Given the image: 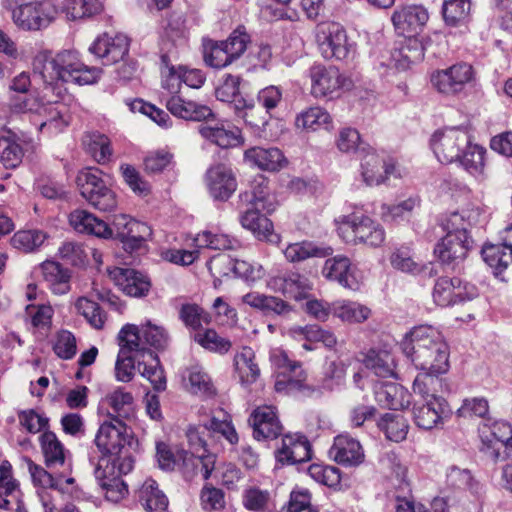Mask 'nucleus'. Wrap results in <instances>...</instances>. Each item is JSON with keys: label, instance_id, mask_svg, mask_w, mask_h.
I'll return each instance as SVG.
<instances>
[{"label": "nucleus", "instance_id": "obj_1", "mask_svg": "<svg viewBox=\"0 0 512 512\" xmlns=\"http://www.w3.org/2000/svg\"><path fill=\"white\" fill-rule=\"evenodd\" d=\"M482 211L477 206H468L441 216L439 226L445 236L434 248L440 263L451 271L460 269L474 241L468 235V228L478 223Z\"/></svg>", "mask_w": 512, "mask_h": 512}, {"label": "nucleus", "instance_id": "obj_2", "mask_svg": "<svg viewBox=\"0 0 512 512\" xmlns=\"http://www.w3.org/2000/svg\"><path fill=\"white\" fill-rule=\"evenodd\" d=\"M402 351L416 369L449 370V348L441 332L430 325H419L406 334Z\"/></svg>", "mask_w": 512, "mask_h": 512}, {"label": "nucleus", "instance_id": "obj_3", "mask_svg": "<svg viewBox=\"0 0 512 512\" xmlns=\"http://www.w3.org/2000/svg\"><path fill=\"white\" fill-rule=\"evenodd\" d=\"M430 146L439 162H459L470 174H481L485 150L471 143L467 131L457 127L438 130L432 135Z\"/></svg>", "mask_w": 512, "mask_h": 512}, {"label": "nucleus", "instance_id": "obj_4", "mask_svg": "<svg viewBox=\"0 0 512 512\" xmlns=\"http://www.w3.org/2000/svg\"><path fill=\"white\" fill-rule=\"evenodd\" d=\"M33 71L35 76H39L49 86L59 81L78 85L94 84L102 72L99 68L84 65L78 54L71 50L61 51L54 57L39 54L34 60Z\"/></svg>", "mask_w": 512, "mask_h": 512}, {"label": "nucleus", "instance_id": "obj_5", "mask_svg": "<svg viewBox=\"0 0 512 512\" xmlns=\"http://www.w3.org/2000/svg\"><path fill=\"white\" fill-rule=\"evenodd\" d=\"M134 460L131 454L122 456L102 455L99 457L94 469L95 479L105 491L107 500L117 503L128 493L122 475L133 469Z\"/></svg>", "mask_w": 512, "mask_h": 512}, {"label": "nucleus", "instance_id": "obj_6", "mask_svg": "<svg viewBox=\"0 0 512 512\" xmlns=\"http://www.w3.org/2000/svg\"><path fill=\"white\" fill-rule=\"evenodd\" d=\"M334 223L338 235L347 244L379 247L385 241L386 234L382 225L368 216L355 213L340 215Z\"/></svg>", "mask_w": 512, "mask_h": 512}, {"label": "nucleus", "instance_id": "obj_7", "mask_svg": "<svg viewBox=\"0 0 512 512\" xmlns=\"http://www.w3.org/2000/svg\"><path fill=\"white\" fill-rule=\"evenodd\" d=\"M250 43L244 26H238L224 41L208 40L204 43V61L215 69H221L240 58Z\"/></svg>", "mask_w": 512, "mask_h": 512}, {"label": "nucleus", "instance_id": "obj_8", "mask_svg": "<svg viewBox=\"0 0 512 512\" xmlns=\"http://www.w3.org/2000/svg\"><path fill=\"white\" fill-rule=\"evenodd\" d=\"M101 174L98 169L82 170L77 176V184L81 195L91 206L102 212H112L118 205L117 196Z\"/></svg>", "mask_w": 512, "mask_h": 512}, {"label": "nucleus", "instance_id": "obj_9", "mask_svg": "<svg viewBox=\"0 0 512 512\" xmlns=\"http://www.w3.org/2000/svg\"><path fill=\"white\" fill-rule=\"evenodd\" d=\"M318 49L327 60H345L354 52L353 43L349 42L346 30L336 22H323L316 28Z\"/></svg>", "mask_w": 512, "mask_h": 512}, {"label": "nucleus", "instance_id": "obj_10", "mask_svg": "<svg viewBox=\"0 0 512 512\" xmlns=\"http://www.w3.org/2000/svg\"><path fill=\"white\" fill-rule=\"evenodd\" d=\"M216 435L224 437L232 445L238 442L237 432L232 423L226 418L219 420L213 416L206 422L190 425L186 430L189 447L191 452L194 453H207L206 436L214 437Z\"/></svg>", "mask_w": 512, "mask_h": 512}, {"label": "nucleus", "instance_id": "obj_11", "mask_svg": "<svg viewBox=\"0 0 512 512\" xmlns=\"http://www.w3.org/2000/svg\"><path fill=\"white\" fill-rule=\"evenodd\" d=\"M133 324H126L119 332L120 350L115 363V377L117 381L129 382L134 376V371L138 370L140 354L144 347L137 343L138 336L133 332Z\"/></svg>", "mask_w": 512, "mask_h": 512}, {"label": "nucleus", "instance_id": "obj_12", "mask_svg": "<svg viewBox=\"0 0 512 512\" xmlns=\"http://www.w3.org/2000/svg\"><path fill=\"white\" fill-rule=\"evenodd\" d=\"M129 437V429L123 420L110 418L100 425L94 444L102 455L122 456L130 454L129 448L126 447L130 444Z\"/></svg>", "mask_w": 512, "mask_h": 512}, {"label": "nucleus", "instance_id": "obj_13", "mask_svg": "<svg viewBox=\"0 0 512 512\" xmlns=\"http://www.w3.org/2000/svg\"><path fill=\"white\" fill-rule=\"evenodd\" d=\"M57 12L51 0L28 2L13 9V21L24 30H40L55 19Z\"/></svg>", "mask_w": 512, "mask_h": 512}, {"label": "nucleus", "instance_id": "obj_14", "mask_svg": "<svg viewBox=\"0 0 512 512\" xmlns=\"http://www.w3.org/2000/svg\"><path fill=\"white\" fill-rule=\"evenodd\" d=\"M310 77L311 92L316 98H333L352 85V81L334 66L315 65L310 69Z\"/></svg>", "mask_w": 512, "mask_h": 512}, {"label": "nucleus", "instance_id": "obj_15", "mask_svg": "<svg viewBox=\"0 0 512 512\" xmlns=\"http://www.w3.org/2000/svg\"><path fill=\"white\" fill-rule=\"evenodd\" d=\"M473 67L468 63H457L431 75L433 87L445 95H456L462 92L473 79Z\"/></svg>", "mask_w": 512, "mask_h": 512}, {"label": "nucleus", "instance_id": "obj_16", "mask_svg": "<svg viewBox=\"0 0 512 512\" xmlns=\"http://www.w3.org/2000/svg\"><path fill=\"white\" fill-rule=\"evenodd\" d=\"M477 296V289L474 285L463 283L461 279L454 277L439 278L433 289L432 297L438 306L448 307Z\"/></svg>", "mask_w": 512, "mask_h": 512}, {"label": "nucleus", "instance_id": "obj_17", "mask_svg": "<svg viewBox=\"0 0 512 512\" xmlns=\"http://www.w3.org/2000/svg\"><path fill=\"white\" fill-rule=\"evenodd\" d=\"M424 400V403L415 404L413 407L415 424L425 430L443 426L452 414L447 400L442 396H434Z\"/></svg>", "mask_w": 512, "mask_h": 512}, {"label": "nucleus", "instance_id": "obj_18", "mask_svg": "<svg viewBox=\"0 0 512 512\" xmlns=\"http://www.w3.org/2000/svg\"><path fill=\"white\" fill-rule=\"evenodd\" d=\"M481 451L493 461L504 457L506 447L512 445V426L506 421H495L481 429Z\"/></svg>", "mask_w": 512, "mask_h": 512}, {"label": "nucleus", "instance_id": "obj_19", "mask_svg": "<svg viewBox=\"0 0 512 512\" xmlns=\"http://www.w3.org/2000/svg\"><path fill=\"white\" fill-rule=\"evenodd\" d=\"M361 176L367 186H377L394 175L395 164L385 162L370 146H361Z\"/></svg>", "mask_w": 512, "mask_h": 512}, {"label": "nucleus", "instance_id": "obj_20", "mask_svg": "<svg viewBox=\"0 0 512 512\" xmlns=\"http://www.w3.org/2000/svg\"><path fill=\"white\" fill-rule=\"evenodd\" d=\"M129 38L122 33L109 35L104 33L96 38L89 51L103 59V64L111 65L123 60L129 52Z\"/></svg>", "mask_w": 512, "mask_h": 512}, {"label": "nucleus", "instance_id": "obj_21", "mask_svg": "<svg viewBox=\"0 0 512 512\" xmlns=\"http://www.w3.org/2000/svg\"><path fill=\"white\" fill-rule=\"evenodd\" d=\"M209 195L216 201H227L237 189L236 177L224 164L211 166L205 174Z\"/></svg>", "mask_w": 512, "mask_h": 512}, {"label": "nucleus", "instance_id": "obj_22", "mask_svg": "<svg viewBox=\"0 0 512 512\" xmlns=\"http://www.w3.org/2000/svg\"><path fill=\"white\" fill-rule=\"evenodd\" d=\"M203 121L198 131L205 140L221 148L235 147L240 144L241 136L238 129L231 127L226 121L215 119L214 115Z\"/></svg>", "mask_w": 512, "mask_h": 512}, {"label": "nucleus", "instance_id": "obj_23", "mask_svg": "<svg viewBox=\"0 0 512 512\" xmlns=\"http://www.w3.org/2000/svg\"><path fill=\"white\" fill-rule=\"evenodd\" d=\"M329 456L339 465L356 467L363 463L365 454L361 443L349 434H340L334 438Z\"/></svg>", "mask_w": 512, "mask_h": 512}, {"label": "nucleus", "instance_id": "obj_24", "mask_svg": "<svg viewBox=\"0 0 512 512\" xmlns=\"http://www.w3.org/2000/svg\"><path fill=\"white\" fill-rule=\"evenodd\" d=\"M268 285L272 290L281 292L295 300L306 298L313 286L305 275L296 271H287L273 276L270 278Z\"/></svg>", "mask_w": 512, "mask_h": 512}, {"label": "nucleus", "instance_id": "obj_25", "mask_svg": "<svg viewBox=\"0 0 512 512\" xmlns=\"http://www.w3.org/2000/svg\"><path fill=\"white\" fill-rule=\"evenodd\" d=\"M110 276L123 293L130 297H145L151 289L150 278L135 269L117 267L110 272Z\"/></svg>", "mask_w": 512, "mask_h": 512}, {"label": "nucleus", "instance_id": "obj_26", "mask_svg": "<svg viewBox=\"0 0 512 512\" xmlns=\"http://www.w3.org/2000/svg\"><path fill=\"white\" fill-rule=\"evenodd\" d=\"M275 458L281 464L293 465L310 460L311 445L304 435H285L281 446L275 451Z\"/></svg>", "mask_w": 512, "mask_h": 512}, {"label": "nucleus", "instance_id": "obj_27", "mask_svg": "<svg viewBox=\"0 0 512 512\" xmlns=\"http://www.w3.org/2000/svg\"><path fill=\"white\" fill-rule=\"evenodd\" d=\"M255 439H275L282 433V425L272 406L256 408L248 419Z\"/></svg>", "mask_w": 512, "mask_h": 512}, {"label": "nucleus", "instance_id": "obj_28", "mask_svg": "<svg viewBox=\"0 0 512 512\" xmlns=\"http://www.w3.org/2000/svg\"><path fill=\"white\" fill-rule=\"evenodd\" d=\"M322 275L331 281L338 282L342 287L356 291L360 282L355 276V270L348 257L337 255L328 258L322 268Z\"/></svg>", "mask_w": 512, "mask_h": 512}, {"label": "nucleus", "instance_id": "obj_29", "mask_svg": "<svg viewBox=\"0 0 512 512\" xmlns=\"http://www.w3.org/2000/svg\"><path fill=\"white\" fill-rule=\"evenodd\" d=\"M420 372L417 374L413 381V392L423 399H430L434 396H439L438 393L451 392V388L443 374L448 371H434L432 369H418Z\"/></svg>", "mask_w": 512, "mask_h": 512}, {"label": "nucleus", "instance_id": "obj_30", "mask_svg": "<svg viewBox=\"0 0 512 512\" xmlns=\"http://www.w3.org/2000/svg\"><path fill=\"white\" fill-rule=\"evenodd\" d=\"M428 11L422 5H406L396 9L392 14V22L401 34L417 32L428 21Z\"/></svg>", "mask_w": 512, "mask_h": 512}, {"label": "nucleus", "instance_id": "obj_31", "mask_svg": "<svg viewBox=\"0 0 512 512\" xmlns=\"http://www.w3.org/2000/svg\"><path fill=\"white\" fill-rule=\"evenodd\" d=\"M166 108L172 115L185 120L202 121L213 116L210 107L179 95L170 96L166 100Z\"/></svg>", "mask_w": 512, "mask_h": 512}, {"label": "nucleus", "instance_id": "obj_32", "mask_svg": "<svg viewBox=\"0 0 512 512\" xmlns=\"http://www.w3.org/2000/svg\"><path fill=\"white\" fill-rule=\"evenodd\" d=\"M70 225L80 233L92 234L100 238L110 239L112 229L103 220L86 210H75L69 215Z\"/></svg>", "mask_w": 512, "mask_h": 512}, {"label": "nucleus", "instance_id": "obj_33", "mask_svg": "<svg viewBox=\"0 0 512 512\" xmlns=\"http://www.w3.org/2000/svg\"><path fill=\"white\" fill-rule=\"evenodd\" d=\"M40 269L48 288L55 295H64L70 291L71 271L56 261H44Z\"/></svg>", "mask_w": 512, "mask_h": 512}, {"label": "nucleus", "instance_id": "obj_34", "mask_svg": "<svg viewBox=\"0 0 512 512\" xmlns=\"http://www.w3.org/2000/svg\"><path fill=\"white\" fill-rule=\"evenodd\" d=\"M244 158L261 170L278 171L286 164L282 151L275 147H253L245 151Z\"/></svg>", "mask_w": 512, "mask_h": 512}, {"label": "nucleus", "instance_id": "obj_35", "mask_svg": "<svg viewBox=\"0 0 512 512\" xmlns=\"http://www.w3.org/2000/svg\"><path fill=\"white\" fill-rule=\"evenodd\" d=\"M178 457L182 459V467L185 473L192 475L200 473L203 479L210 478L216 464V455L212 452L194 453L186 450H178Z\"/></svg>", "mask_w": 512, "mask_h": 512}, {"label": "nucleus", "instance_id": "obj_36", "mask_svg": "<svg viewBox=\"0 0 512 512\" xmlns=\"http://www.w3.org/2000/svg\"><path fill=\"white\" fill-rule=\"evenodd\" d=\"M138 362V372L146 378L156 391H163L166 388V378L160 365V360L151 349L144 347Z\"/></svg>", "mask_w": 512, "mask_h": 512}, {"label": "nucleus", "instance_id": "obj_37", "mask_svg": "<svg viewBox=\"0 0 512 512\" xmlns=\"http://www.w3.org/2000/svg\"><path fill=\"white\" fill-rule=\"evenodd\" d=\"M376 400L388 409L400 410L409 406L411 394L400 384L385 383L376 390Z\"/></svg>", "mask_w": 512, "mask_h": 512}, {"label": "nucleus", "instance_id": "obj_38", "mask_svg": "<svg viewBox=\"0 0 512 512\" xmlns=\"http://www.w3.org/2000/svg\"><path fill=\"white\" fill-rule=\"evenodd\" d=\"M39 116L43 120L39 123L41 132L47 131L49 134L61 132L67 125L66 108L62 104L43 105L38 110Z\"/></svg>", "mask_w": 512, "mask_h": 512}, {"label": "nucleus", "instance_id": "obj_39", "mask_svg": "<svg viewBox=\"0 0 512 512\" xmlns=\"http://www.w3.org/2000/svg\"><path fill=\"white\" fill-rule=\"evenodd\" d=\"M261 209H247L240 216V223L243 228L250 230L258 239L271 241L273 233V224L264 214L260 213Z\"/></svg>", "mask_w": 512, "mask_h": 512}, {"label": "nucleus", "instance_id": "obj_40", "mask_svg": "<svg viewBox=\"0 0 512 512\" xmlns=\"http://www.w3.org/2000/svg\"><path fill=\"white\" fill-rule=\"evenodd\" d=\"M234 366L242 384H252L260 376L255 352L250 347L244 346L235 354Z\"/></svg>", "mask_w": 512, "mask_h": 512}, {"label": "nucleus", "instance_id": "obj_41", "mask_svg": "<svg viewBox=\"0 0 512 512\" xmlns=\"http://www.w3.org/2000/svg\"><path fill=\"white\" fill-rule=\"evenodd\" d=\"M331 247L318 246L311 241L290 243L284 250L285 258L291 263L305 261L311 257H327L332 255Z\"/></svg>", "mask_w": 512, "mask_h": 512}, {"label": "nucleus", "instance_id": "obj_42", "mask_svg": "<svg viewBox=\"0 0 512 512\" xmlns=\"http://www.w3.org/2000/svg\"><path fill=\"white\" fill-rule=\"evenodd\" d=\"M138 499L147 512H164L168 507L167 497L153 479L144 481L138 490Z\"/></svg>", "mask_w": 512, "mask_h": 512}, {"label": "nucleus", "instance_id": "obj_43", "mask_svg": "<svg viewBox=\"0 0 512 512\" xmlns=\"http://www.w3.org/2000/svg\"><path fill=\"white\" fill-rule=\"evenodd\" d=\"M45 464L49 469L66 466V451L55 433L46 431L40 436Z\"/></svg>", "mask_w": 512, "mask_h": 512}, {"label": "nucleus", "instance_id": "obj_44", "mask_svg": "<svg viewBox=\"0 0 512 512\" xmlns=\"http://www.w3.org/2000/svg\"><path fill=\"white\" fill-rule=\"evenodd\" d=\"M24 461L27 463L28 471L30 473L34 485L40 487V489L37 491L39 498L40 493L43 492H46L51 496V494L47 491L48 488L64 492V483L62 480L64 476L63 474L53 476L43 467L34 463L30 458L25 457Z\"/></svg>", "mask_w": 512, "mask_h": 512}, {"label": "nucleus", "instance_id": "obj_45", "mask_svg": "<svg viewBox=\"0 0 512 512\" xmlns=\"http://www.w3.org/2000/svg\"><path fill=\"white\" fill-rule=\"evenodd\" d=\"M377 426L386 439L395 443L405 440L409 430L408 420L399 413H385L378 420Z\"/></svg>", "mask_w": 512, "mask_h": 512}, {"label": "nucleus", "instance_id": "obj_46", "mask_svg": "<svg viewBox=\"0 0 512 512\" xmlns=\"http://www.w3.org/2000/svg\"><path fill=\"white\" fill-rule=\"evenodd\" d=\"M23 156L20 139L15 133L8 131L6 135L0 136V162L6 169L18 167Z\"/></svg>", "mask_w": 512, "mask_h": 512}, {"label": "nucleus", "instance_id": "obj_47", "mask_svg": "<svg viewBox=\"0 0 512 512\" xmlns=\"http://www.w3.org/2000/svg\"><path fill=\"white\" fill-rule=\"evenodd\" d=\"M133 327L135 328L133 332L138 336L137 343L140 344V347L148 345L156 350H164L168 347L170 338L164 327L152 324L150 321L142 325L141 329L136 325H133Z\"/></svg>", "mask_w": 512, "mask_h": 512}, {"label": "nucleus", "instance_id": "obj_48", "mask_svg": "<svg viewBox=\"0 0 512 512\" xmlns=\"http://www.w3.org/2000/svg\"><path fill=\"white\" fill-rule=\"evenodd\" d=\"M363 363L367 369L379 377L395 376L394 358L388 351L371 349L365 355Z\"/></svg>", "mask_w": 512, "mask_h": 512}, {"label": "nucleus", "instance_id": "obj_49", "mask_svg": "<svg viewBox=\"0 0 512 512\" xmlns=\"http://www.w3.org/2000/svg\"><path fill=\"white\" fill-rule=\"evenodd\" d=\"M268 184L269 182L265 178L259 177L253 181L251 195L245 193L246 200L249 201L253 207L261 209L266 213L274 211L277 204L276 198L271 193Z\"/></svg>", "mask_w": 512, "mask_h": 512}, {"label": "nucleus", "instance_id": "obj_50", "mask_svg": "<svg viewBox=\"0 0 512 512\" xmlns=\"http://www.w3.org/2000/svg\"><path fill=\"white\" fill-rule=\"evenodd\" d=\"M371 314V310L358 302L350 300L334 301V317L346 323H362Z\"/></svg>", "mask_w": 512, "mask_h": 512}, {"label": "nucleus", "instance_id": "obj_51", "mask_svg": "<svg viewBox=\"0 0 512 512\" xmlns=\"http://www.w3.org/2000/svg\"><path fill=\"white\" fill-rule=\"evenodd\" d=\"M194 243L198 248H208L213 250L236 249L239 241L230 237L228 234L205 230L198 233L194 238Z\"/></svg>", "mask_w": 512, "mask_h": 512}, {"label": "nucleus", "instance_id": "obj_52", "mask_svg": "<svg viewBox=\"0 0 512 512\" xmlns=\"http://www.w3.org/2000/svg\"><path fill=\"white\" fill-rule=\"evenodd\" d=\"M61 8L67 19L77 20L100 13L102 3L100 0H64Z\"/></svg>", "mask_w": 512, "mask_h": 512}, {"label": "nucleus", "instance_id": "obj_53", "mask_svg": "<svg viewBox=\"0 0 512 512\" xmlns=\"http://www.w3.org/2000/svg\"><path fill=\"white\" fill-rule=\"evenodd\" d=\"M330 114L321 107H311L300 113L295 120L297 128L316 131L319 128H328L331 124Z\"/></svg>", "mask_w": 512, "mask_h": 512}, {"label": "nucleus", "instance_id": "obj_54", "mask_svg": "<svg viewBox=\"0 0 512 512\" xmlns=\"http://www.w3.org/2000/svg\"><path fill=\"white\" fill-rule=\"evenodd\" d=\"M423 57V47L416 40H409L406 45L392 53L391 61L396 69L406 70L411 64L421 61Z\"/></svg>", "mask_w": 512, "mask_h": 512}, {"label": "nucleus", "instance_id": "obj_55", "mask_svg": "<svg viewBox=\"0 0 512 512\" xmlns=\"http://www.w3.org/2000/svg\"><path fill=\"white\" fill-rule=\"evenodd\" d=\"M106 403L112 409L111 418L123 420L129 417L133 410V396L122 388H117L105 398Z\"/></svg>", "mask_w": 512, "mask_h": 512}, {"label": "nucleus", "instance_id": "obj_56", "mask_svg": "<svg viewBox=\"0 0 512 512\" xmlns=\"http://www.w3.org/2000/svg\"><path fill=\"white\" fill-rule=\"evenodd\" d=\"M481 254L485 263L494 269L495 274L503 272L512 260V250L504 245H486L482 248Z\"/></svg>", "mask_w": 512, "mask_h": 512}, {"label": "nucleus", "instance_id": "obj_57", "mask_svg": "<svg viewBox=\"0 0 512 512\" xmlns=\"http://www.w3.org/2000/svg\"><path fill=\"white\" fill-rule=\"evenodd\" d=\"M214 264L217 262H228L232 266V270L238 277L247 282H256L264 276V270L261 265L250 263L245 260H232L228 256L221 255L212 260Z\"/></svg>", "mask_w": 512, "mask_h": 512}, {"label": "nucleus", "instance_id": "obj_58", "mask_svg": "<svg viewBox=\"0 0 512 512\" xmlns=\"http://www.w3.org/2000/svg\"><path fill=\"white\" fill-rule=\"evenodd\" d=\"M306 378L307 374L304 370H298L294 373H276L274 388L276 392L284 394L303 390L313 391L306 385Z\"/></svg>", "mask_w": 512, "mask_h": 512}, {"label": "nucleus", "instance_id": "obj_59", "mask_svg": "<svg viewBox=\"0 0 512 512\" xmlns=\"http://www.w3.org/2000/svg\"><path fill=\"white\" fill-rule=\"evenodd\" d=\"M75 307L87 322L95 329H103L106 322V313L93 300L87 297H80L75 303Z\"/></svg>", "mask_w": 512, "mask_h": 512}, {"label": "nucleus", "instance_id": "obj_60", "mask_svg": "<svg viewBox=\"0 0 512 512\" xmlns=\"http://www.w3.org/2000/svg\"><path fill=\"white\" fill-rule=\"evenodd\" d=\"M470 8V0H444L442 12L446 24L457 26L464 22L468 18Z\"/></svg>", "mask_w": 512, "mask_h": 512}, {"label": "nucleus", "instance_id": "obj_61", "mask_svg": "<svg viewBox=\"0 0 512 512\" xmlns=\"http://www.w3.org/2000/svg\"><path fill=\"white\" fill-rule=\"evenodd\" d=\"M45 239L46 234L40 230H22L13 235L11 244L18 250L32 252L39 248Z\"/></svg>", "mask_w": 512, "mask_h": 512}, {"label": "nucleus", "instance_id": "obj_62", "mask_svg": "<svg viewBox=\"0 0 512 512\" xmlns=\"http://www.w3.org/2000/svg\"><path fill=\"white\" fill-rule=\"evenodd\" d=\"M271 501V495L268 490H262L258 487H250L244 490L242 496L243 506L251 512H266Z\"/></svg>", "mask_w": 512, "mask_h": 512}, {"label": "nucleus", "instance_id": "obj_63", "mask_svg": "<svg viewBox=\"0 0 512 512\" xmlns=\"http://www.w3.org/2000/svg\"><path fill=\"white\" fill-rule=\"evenodd\" d=\"M179 318L184 325L192 330H198L203 323L208 324L209 315L197 304L186 303L181 305Z\"/></svg>", "mask_w": 512, "mask_h": 512}, {"label": "nucleus", "instance_id": "obj_64", "mask_svg": "<svg viewBox=\"0 0 512 512\" xmlns=\"http://www.w3.org/2000/svg\"><path fill=\"white\" fill-rule=\"evenodd\" d=\"M194 340L203 348L221 354L227 353L232 346L228 339L219 336L213 329H207L203 333H196Z\"/></svg>", "mask_w": 512, "mask_h": 512}]
</instances>
